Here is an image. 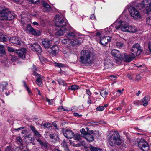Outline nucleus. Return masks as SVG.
I'll use <instances>...</instances> for the list:
<instances>
[{"mask_svg":"<svg viewBox=\"0 0 151 151\" xmlns=\"http://www.w3.org/2000/svg\"><path fill=\"white\" fill-rule=\"evenodd\" d=\"M54 21L58 27L55 33V35L57 36L63 35L67 30L65 27L66 25V19L64 17H60L59 15H57L54 18Z\"/></svg>","mask_w":151,"mask_h":151,"instance_id":"obj_1","label":"nucleus"},{"mask_svg":"<svg viewBox=\"0 0 151 151\" xmlns=\"http://www.w3.org/2000/svg\"><path fill=\"white\" fill-rule=\"evenodd\" d=\"M93 55L89 50H84L81 52L79 62L81 64L85 65L91 64Z\"/></svg>","mask_w":151,"mask_h":151,"instance_id":"obj_2","label":"nucleus"},{"mask_svg":"<svg viewBox=\"0 0 151 151\" xmlns=\"http://www.w3.org/2000/svg\"><path fill=\"white\" fill-rule=\"evenodd\" d=\"M115 24V28L117 29L121 28L122 31L125 32L134 33L137 31V29L134 27L129 26L127 24H125L124 22L120 21L116 22Z\"/></svg>","mask_w":151,"mask_h":151,"instance_id":"obj_3","label":"nucleus"},{"mask_svg":"<svg viewBox=\"0 0 151 151\" xmlns=\"http://www.w3.org/2000/svg\"><path fill=\"white\" fill-rule=\"evenodd\" d=\"M108 140L109 145L111 146H114L115 145H120L121 144L120 136L117 132H115L111 135Z\"/></svg>","mask_w":151,"mask_h":151,"instance_id":"obj_4","label":"nucleus"},{"mask_svg":"<svg viewBox=\"0 0 151 151\" xmlns=\"http://www.w3.org/2000/svg\"><path fill=\"white\" fill-rule=\"evenodd\" d=\"M15 15L14 13L11 12L7 8L3 9L0 10V20H11L13 19Z\"/></svg>","mask_w":151,"mask_h":151,"instance_id":"obj_5","label":"nucleus"},{"mask_svg":"<svg viewBox=\"0 0 151 151\" xmlns=\"http://www.w3.org/2000/svg\"><path fill=\"white\" fill-rule=\"evenodd\" d=\"M137 8L141 9L145 8V12L147 14H149L151 12V0H143L141 3L137 5Z\"/></svg>","mask_w":151,"mask_h":151,"instance_id":"obj_6","label":"nucleus"},{"mask_svg":"<svg viewBox=\"0 0 151 151\" xmlns=\"http://www.w3.org/2000/svg\"><path fill=\"white\" fill-rule=\"evenodd\" d=\"M131 51L132 55L135 57L140 54L142 50L140 45L138 43H136L132 47Z\"/></svg>","mask_w":151,"mask_h":151,"instance_id":"obj_7","label":"nucleus"},{"mask_svg":"<svg viewBox=\"0 0 151 151\" xmlns=\"http://www.w3.org/2000/svg\"><path fill=\"white\" fill-rule=\"evenodd\" d=\"M36 70V69L35 68H33V75L36 78L35 81L36 84L39 86L41 87L42 86V81L44 79V77L43 76L36 72L35 71V70Z\"/></svg>","mask_w":151,"mask_h":151,"instance_id":"obj_8","label":"nucleus"},{"mask_svg":"<svg viewBox=\"0 0 151 151\" xmlns=\"http://www.w3.org/2000/svg\"><path fill=\"white\" fill-rule=\"evenodd\" d=\"M138 147L143 151H148L149 150V145L144 139H140L138 144Z\"/></svg>","mask_w":151,"mask_h":151,"instance_id":"obj_9","label":"nucleus"},{"mask_svg":"<svg viewBox=\"0 0 151 151\" xmlns=\"http://www.w3.org/2000/svg\"><path fill=\"white\" fill-rule=\"evenodd\" d=\"M75 34L73 32H70L67 34L66 39H64L62 40V42L64 44L70 42L71 40H73L75 38Z\"/></svg>","mask_w":151,"mask_h":151,"instance_id":"obj_10","label":"nucleus"},{"mask_svg":"<svg viewBox=\"0 0 151 151\" xmlns=\"http://www.w3.org/2000/svg\"><path fill=\"white\" fill-rule=\"evenodd\" d=\"M129 12L131 15L135 19H137L140 17V14L139 12L134 7L131 6L129 9Z\"/></svg>","mask_w":151,"mask_h":151,"instance_id":"obj_11","label":"nucleus"},{"mask_svg":"<svg viewBox=\"0 0 151 151\" xmlns=\"http://www.w3.org/2000/svg\"><path fill=\"white\" fill-rule=\"evenodd\" d=\"M111 37L109 36H103L100 40H97L98 42L100 43L103 46H105L108 42L111 41Z\"/></svg>","mask_w":151,"mask_h":151,"instance_id":"obj_12","label":"nucleus"},{"mask_svg":"<svg viewBox=\"0 0 151 151\" xmlns=\"http://www.w3.org/2000/svg\"><path fill=\"white\" fill-rule=\"evenodd\" d=\"M30 46L31 50L38 54H40L42 52V49L41 48L40 46L37 43L31 44Z\"/></svg>","mask_w":151,"mask_h":151,"instance_id":"obj_13","label":"nucleus"},{"mask_svg":"<svg viewBox=\"0 0 151 151\" xmlns=\"http://www.w3.org/2000/svg\"><path fill=\"white\" fill-rule=\"evenodd\" d=\"M111 54L112 56L117 58L120 60L123 59V55H121L120 52L118 50L114 49L111 51Z\"/></svg>","mask_w":151,"mask_h":151,"instance_id":"obj_14","label":"nucleus"},{"mask_svg":"<svg viewBox=\"0 0 151 151\" xmlns=\"http://www.w3.org/2000/svg\"><path fill=\"white\" fill-rule=\"evenodd\" d=\"M63 133L65 137L68 139L72 138L75 136L74 132L71 130L65 129L63 130Z\"/></svg>","mask_w":151,"mask_h":151,"instance_id":"obj_15","label":"nucleus"},{"mask_svg":"<svg viewBox=\"0 0 151 151\" xmlns=\"http://www.w3.org/2000/svg\"><path fill=\"white\" fill-rule=\"evenodd\" d=\"M16 52L20 57L23 59L26 58V50L25 48H23L20 50H17Z\"/></svg>","mask_w":151,"mask_h":151,"instance_id":"obj_16","label":"nucleus"},{"mask_svg":"<svg viewBox=\"0 0 151 151\" xmlns=\"http://www.w3.org/2000/svg\"><path fill=\"white\" fill-rule=\"evenodd\" d=\"M52 42L51 40L45 38L42 40V44L45 49H48L51 46Z\"/></svg>","mask_w":151,"mask_h":151,"instance_id":"obj_17","label":"nucleus"},{"mask_svg":"<svg viewBox=\"0 0 151 151\" xmlns=\"http://www.w3.org/2000/svg\"><path fill=\"white\" fill-rule=\"evenodd\" d=\"M124 61L127 62H129L132 61L134 58L135 57L132 55L127 54L124 53Z\"/></svg>","mask_w":151,"mask_h":151,"instance_id":"obj_18","label":"nucleus"},{"mask_svg":"<svg viewBox=\"0 0 151 151\" xmlns=\"http://www.w3.org/2000/svg\"><path fill=\"white\" fill-rule=\"evenodd\" d=\"M10 42L13 44L19 45L21 42L19 38L15 37H11L9 39Z\"/></svg>","mask_w":151,"mask_h":151,"instance_id":"obj_19","label":"nucleus"},{"mask_svg":"<svg viewBox=\"0 0 151 151\" xmlns=\"http://www.w3.org/2000/svg\"><path fill=\"white\" fill-rule=\"evenodd\" d=\"M105 68H110L113 66L112 60L110 59H107L105 60Z\"/></svg>","mask_w":151,"mask_h":151,"instance_id":"obj_20","label":"nucleus"},{"mask_svg":"<svg viewBox=\"0 0 151 151\" xmlns=\"http://www.w3.org/2000/svg\"><path fill=\"white\" fill-rule=\"evenodd\" d=\"M83 137L88 142H91L94 139V137L91 134H86Z\"/></svg>","mask_w":151,"mask_h":151,"instance_id":"obj_21","label":"nucleus"},{"mask_svg":"<svg viewBox=\"0 0 151 151\" xmlns=\"http://www.w3.org/2000/svg\"><path fill=\"white\" fill-rule=\"evenodd\" d=\"M42 4L44 9L46 12H49L51 10V8L47 3L43 1L42 2Z\"/></svg>","mask_w":151,"mask_h":151,"instance_id":"obj_22","label":"nucleus"},{"mask_svg":"<svg viewBox=\"0 0 151 151\" xmlns=\"http://www.w3.org/2000/svg\"><path fill=\"white\" fill-rule=\"evenodd\" d=\"M30 127L32 131L33 132L35 136L38 138L40 137L41 136V135L37 130H36L34 126H30Z\"/></svg>","mask_w":151,"mask_h":151,"instance_id":"obj_23","label":"nucleus"},{"mask_svg":"<svg viewBox=\"0 0 151 151\" xmlns=\"http://www.w3.org/2000/svg\"><path fill=\"white\" fill-rule=\"evenodd\" d=\"M51 49L52 50L51 54L55 56L58 53V46L57 45H54L51 47Z\"/></svg>","mask_w":151,"mask_h":151,"instance_id":"obj_24","label":"nucleus"},{"mask_svg":"<svg viewBox=\"0 0 151 151\" xmlns=\"http://www.w3.org/2000/svg\"><path fill=\"white\" fill-rule=\"evenodd\" d=\"M150 100V97L148 96H145L141 100L142 103H143V105L146 106L148 104V102Z\"/></svg>","mask_w":151,"mask_h":151,"instance_id":"obj_25","label":"nucleus"},{"mask_svg":"<svg viewBox=\"0 0 151 151\" xmlns=\"http://www.w3.org/2000/svg\"><path fill=\"white\" fill-rule=\"evenodd\" d=\"M29 33L30 34L35 36H39L41 34V32L39 30H36L33 28L29 32Z\"/></svg>","mask_w":151,"mask_h":151,"instance_id":"obj_26","label":"nucleus"},{"mask_svg":"<svg viewBox=\"0 0 151 151\" xmlns=\"http://www.w3.org/2000/svg\"><path fill=\"white\" fill-rule=\"evenodd\" d=\"M7 85L8 83L7 82H2L0 85V91H3L4 90L6 89Z\"/></svg>","mask_w":151,"mask_h":151,"instance_id":"obj_27","label":"nucleus"},{"mask_svg":"<svg viewBox=\"0 0 151 151\" xmlns=\"http://www.w3.org/2000/svg\"><path fill=\"white\" fill-rule=\"evenodd\" d=\"M9 39L6 35H4L2 34H0V41L1 42H5L6 41Z\"/></svg>","mask_w":151,"mask_h":151,"instance_id":"obj_28","label":"nucleus"},{"mask_svg":"<svg viewBox=\"0 0 151 151\" xmlns=\"http://www.w3.org/2000/svg\"><path fill=\"white\" fill-rule=\"evenodd\" d=\"M82 41L78 39H75L72 41H71L70 43L73 45H80Z\"/></svg>","mask_w":151,"mask_h":151,"instance_id":"obj_29","label":"nucleus"},{"mask_svg":"<svg viewBox=\"0 0 151 151\" xmlns=\"http://www.w3.org/2000/svg\"><path fill=\"white\" fill-rule=\"evenodd\" d=\"M5 54V51L4 46L0 45V56H2Z\"/></svg>","mask_w":151,"mask_h":151,"instance_id":"obj_30","label":"nucleus"},{"mask_svg":"<svg viewBox=\"0 0 151 151\" xmlns=\"http://www.w3.org/2000/svg\"><path fill=\"white\" fill-rule=\"evenodd\" d=\"M74 137V139L75 140L81 141V137H82V135L81 134L80 135L78 134H76Z\"/></svg>","mask_w":151,"mask_h":151,"instance_id":"obj_31","label":"nucleus"},{"mask_svg":"<svg viewBox=\"0 0 151 151\" xmlns=\"http://www.w3.org/2000/svg\"><path fill=\"white\" fill-rule=\"evenodd\" d=\"M100 93L101 96L104 98H105L108 94L106 91L104 90L101 91Z\"/></svg>","mask_w":151,"mask_h":151,"instance_id":"obj_32","label":"nucleus"},{"mask_svg":"<svg viewBox=\"0 0 151 151\" xmlns=\"http://www.w3.org/2000/svg\"><path fill=\"white\" fill-rule=\"evenodd\" d=\"M57 81L60 84H61L64 86H66L67 85V84L65 82V81L62 79L60 78L59 79H58Z\"/></svg>","mask_w":151,"mask_h":151,"instance_id":"obj_33","label":"nucleus"},{"mask_svg":"<svg viewBox=\"0 0 151 151\" xmlns=\"http://www.w3.org/2000/svg\"><path fill=\"white\" fill-rule=\"evenodd\" d=\"M23 83L24 84L23 86L28 91V94L29 95H30V94H32L31 90L29 89L28 87L27 86V85L26 84V83L25 81H23Z\"/></svg>","mask_w":151,"mask_h":151,"instance_id":"obj_34","label":"nucleus"},{"mask_svg":"<svg viewBox=\"0 0 151 151\" xmlns=\"http://www.w3.org/2000/svg\"><path fill=\"white\" fill-rule=\"evenodd\" d=\"M50 137L51 139H54L55 141L58 139V137L57 135L55 134H51L50 135Z\"/></svg>","mask_w":151,"mask_h":151,"instance_id":"obj_35","label":"nucleus"},{"mask_svg":"<svg viewBox=\"0 0 151 151\" xmlns=\"http://www.w3.org/2000/svg\"><path fill=\"white\" fill-rule=\"evenodd\" d=\"M61 145L63 146V147L64 148V150L66 151H69V149L67 145L66 142L65 141H63V142L61 144Z\"/></svg>","mask_w":151,"mask_h":151,"instance_id":"obj_36","label":"nucleus"},{"mask_svg":"<svg viewBox=\"0 0 151 151\" xmlns=\"http://www.w3.org/2000/svg\"><path fill=\"white\" fill-rule=\"evenodd\" d=\"M143 75L142 73H140L136 75V79L138 81H140L142 78Z\"/></svg>","mask_w":151,"mask_h":151,"instance_id":"obj_37","label":"nucleus"},{"mask_svg":"<svg viewBox=\"0 0 151 151\" xmlns=\"http://www.w3.org/2000/svg\"><path fill=\"white\" fill-rule=\"evenodd\" d=\"M79 88V86L77 85H73L71 86L70 88H69V89L72 90H75Z\"/></svg>","mask_w":151,"mask_h":151,"instance_id":"obj_38","label":"nucleus"},{"mask_svg":"<svg viewBox=\"0 0 151 151\" xmlns=\"http://www.w3.org/2000/svg\"><path fill=\"white\" fill-rule=\"evenodd\" d=\"M58 110L59 111H70V110H68L67 109L64 108L63 106H60L58 108Z\"/></svg>","mask_w":151,"mask_h":151,"instance_id":"obj_39","label":"nucleus"},{"mask_svg":"<svg viewBox=\"0 0 151 151\" xmlns=\"http://www.w3.org/2000/svg\"><path fill=\"white\" fill-rule=\"evenodd\" d=\"M116 46L117 47L121 49L124 46L123 44L121 42H117L116 43Z\"/></svg>","mask_w":151,"mask_h":151,"instance_id":"obj_40","label":"nucleus"},{"mask_svg":"<svg viewBox=\"0 0 151 151\" xmlns=\"http://www.w3.org/2000/svg\"><path fill=\"white\" fill-rule=\"evenodd\" d=\"M17 143L19 145H22V140L21 138L20 137H18L17 138Z\"/></svg>","mask_w":151,"mask_h":151,"instance_id":"obj_41","label":"nucleus"},{"mask_svg":"<svg viewBox=\"0 0 151 151\" xmlns=\"http://www.w3.org/2000/svg\"><path fill=\"white\" fill-rule=\"evenodd\" d=\"M41 126H42V124L41 125ZM43 126L46 128H49L51 126V124L49 123H45L43 124Z\"/></svg>","mask_w":151,"mask_h":151,"instance_id":"obj_42","label":"nucleus"},{"mask_svg":"<svg viewBox=\"0 0 151 151\" xmlns=\"http://www.w3.org/2000/svg\"><path fill=\"white\" fill-rule=\"evenodd\" d=\"M33 28L31 25L30 24H28L26 27V31L29 32Z\"/></svg>","mask_w":151,"mask_h":151,"instance_id":"obj_43","label":"nucleus"},{"mask_svg":"<svg viewBox=\"0 0 151 151\" xmlns=\"http://www.w3.org/2000/svg\"><path fill=\"white\" fill-rule=\"evenodd\" d=\"M134 104L137 106H139L140 105H142V101H141L139 100H136L134 101Z\"/></svg>","mask_w":151,"mask_h":151,"instance_id":"obj_44","label":"nucleus"},{"mask_svg":"<svg viewBox=\"0 0 151 151\" xmlns=\"http://www.w3.org/2000/svg\"><path fill=\"white\" fill-rule=\"evenodd\" d=\"M46 101L49 103L50 104V105H53L54 104V99H52L51 100L49 99H48L46 98Z\"/></svg>","mask_w":151,"mask_h":151,"instance_id":"obj_45","label":"nucleus"},{"mask_svg":"<svg viewBox=\"0 0 151 151\" xmlns=\"http://www.w3.org/2000/svg\"><path fill=\"white\" fill-rule=\"evenodd\" d=\"M30 3L37 4L39 2V0H27Z\"/></svg>","mask_w":151,"mask_h":151,"instance_id":"obj_46","label":"nucleus"},{"mask_svg":"<svg viewBox=\"0 0 151 151\" xmlns=\"http://www.w3.org/2000/svg\"><path fill=\"white\" fill-rule=\"evenodd\" d=\"M104 109V107L103 106H100L96 108V110L97 111H103Z\"/></svg>","mask_w":151,"mask_h":151,"instance_id":"obj_47","label":"nucleus"},{"mask_svg":"<svg viewBox=\"0 0 151 151\" xmlns=\"http://www.w3.org/2000/svg\"><path fill=\"white\" fill-rule=\"evenodd\" d=\"M55 66L59 67L60 68L63 67L64 66V65L61 63H55Z\"/></svg>","mask_w":151,"mask_h":151,"instance_id":"obj_48","label":"nucleus"},{"mask_svg":"<svg viewBox=\"0 0 151 151\" xmlns=\"http://www.w3.org/2000/svg\"><path fill=\"white\" fill-rule=\"evenodd\" d=\"M124 91V89H123L122 90H118L117 91V92L118 93L117 94L119 96L122 95L123 93V91Z\"/></svg>","mask_w":151,"mask_h":151,"instance_id":"obj_49","label":"nucleus"},{"mask_svg":"<svg viewBox=\"0 0 151 151\" xmlns=\"http://www.w3.org/2000/svg\"><path fill=\"white\" fill-rule=\"evenodd\" d=\"M81 134L83 136H84L85 135H86L87 134V132L85 131V129L84 128H82L81 131Z\"/></svg>","mask_w":151,"mask_h":151,"instance_id":"obj_50","label":"nucleus"},{"mask_svg":"<svg viewBox=\"0 0 151 151\" xmlns=\"http://www.w3.org/2000/svg\"><path fill=\"white\" fill-rule=\"evenodd\" d=\"M40 145H42V147H44L45 148H46L47 147V143L46 142H44L43 141L41 144Z\"/></svg>","mask_w":151,"mask_h":151,"instance_id":"obj_51","label":"nucleus"},{"mask_svg":"<svg viewBox=\"0 0 151 151\" xmlns=\"http://www.w3.org/2000/svg\"><path fill=\"white\" fill-rule=\"evenodd\" d=\"M147 24L150 25H151V17H150V18L147 20Z\"/></svg>","mask_w":151,"mask_h":151,"instance_id":"obj_52","label":"nucleus"},{"mask_svg":"<svg viewBox=\"0 0 151 151\" xmlns=\"http://www.w3.org/2000/svg\"><path fill=\"white\" fill-rule=\"evenodd\" d=\"M73 115L75 116L76 117H81L82 116V115L81 114H79L78 113H73Z\"/></svg>","mask_w":151,"mask_h":151,"instance_id":"obj_53","label":"nucleus"},{"mask_svg":"<svg viewBox=\"0 0 151 151\" xmlns=\"http://www.w3.org/2000/svg\"><path fill=\"white\" fill-rule=\"evenodd\" d=\"M86 94L88 96H90L92 94L89 89H86Z\"/></svg>","mask_w":151,"mask_h":151,"instance_id":"obj_54","label":"nucleus"},{"mask_svg":"<svg viewBox=\"0 0 151 151\" xmlns=\"http://www.w3.org/2000/svg\"><path fill=\"white\" fill-rule=\"evenodd\" d=\"M148 48L149 50L151 52V42H149L148 44Z\"/></svg>","mask_w":151,"mask_h":151,"instance_id":"obj_55","label":"nucleus"},{"mask_svg":"<svg viewBox=\"0 0 151 151\" xmlns=\"http://www.w3.org/2000/svg\"><path fill=\"white\" fill-rule=\"evenodd\" d=\"M93 131L92 130H90L89 131H88V132H87L86 134H91L93 133Z\"/></svg>","mask_w":151,"mask_h":151,"instance_id":"obj_56","label":"nucleus"},{"mask_svg":"<svg viewBox=\"0 0 151 151\" xmlns=\"http://www.w3.org/2000/svg\"><path fill=\"white\" fill-rule=\"evenodd\" d=\"M14 151H23V150L22 151L19 147H17L15 149Z\"/></svg>","mask_w":151,"mask_h":151,"instance_id":"obj_57","label":"nucleus"},{"mask_svg":"<svg viewBox=\"0 0 151 151\" xmlns=\"http://www.w3.org/2000/svg\"><path fill=\"white\" fill-rule=\"evenodd\" d=\"M36 140L40 144H41L43 142L41 139H40L39 138L37 139Z\"/></svg>","mask_w":151,"mask_h":151,"instance_id":"obj_58","label":"nucleus"},{"mask_svg":"<svg viewBox=\"0 0 151 151\" xmlns=\"http://www.w3.org/2000/svg\"><path fill=\"white\" fill-rule=\"evenodd\" d=\"M8 50L9 52H12L14 51V50L10 47H9Z\"/></svg>","mask_w":151,"mask_h":151,"instance_id":"obj_59","label":"nucleus"},{"mask_svg":"<svg viewBox=\"0 0 151 151\" xmlns=\"http://www.w3.org/2000/svg\"><path fill=\"white\" fill-rule=\"evenodd\" d=\"M31 136V135L30 134H28V135H27V134H25L24 136L25 138H29Z\"/></svg>","mask_w":151,"mask_h":151,"instance_id":"obj_60","label":"nucleus"},{"mask_svg":"<svg viewBox=\"0 0 151 151\" xmlns=\"http://www.w3.org/2000/svg\"><path fill=\"white\" fill-rule=\"evenodd\" d=\"M90 19H94L95 18V16H94V15L93 14H91V16L90 17Z\"/></svg>","mask_w":151,"mask_h":151,"instance_id":"obj_61","label":"nucleus"},{"mask_svg":"<svg viewBox=\"0 0 151 151\" xmlns=\"http://www.w3.org/2000/svg\"><path fill=\"white\" fill-rule=\"evenodd\" d=\"M141 93V92L140 91H138V92L135 93L136 95L138 96Z\"/></svg>","mask_w":151,"mask_h":151,"instance_id":"obj_62","label":"nucleus"},{"mask_svg":"<svg viewBox=\"0 0 151 151\" xmlns=\"http://www.w3.org/2000/svg\"><path fill=\"white\" fill-rule=\"evenodd\" d=\"M33 24L34 25H36L37 26H38L39 25L38 23L36 22H33Z\"/></svg>","mask_w":151,"mask_h":151,"instance_id":"obj_63","label":"nucleus"},{"mask_svg":"<svg viewBox=\"0 0 151 151\" xmlns=\"http://www.w3.org/2000/svg\"><path fill=\"white\" fill-rule=\"evenodd\" d=\"M27 133V132L25 130H23L22 132V134H25H25H26Z\"/></svg>","mask_w":151,"mask_h":151,"instance_id":"obj_64","label":"nucleus"}]
</instances>
